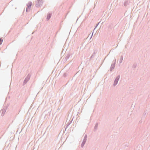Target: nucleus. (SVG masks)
Segmentation results:
<instances>
[{
    "instance_id": "nucleus-9",
    "label": "nucleus",
    "mask_w": 150,
    "mask_h": 150,
    "mask_svg": "<svg viewBox=\"0 0 150 150\" xmlns=\"http://www.w3.org/2000/svg\"><path fill=\"white\" fill-rule=\"evenodd\" d=\"M69 73L68 72H66L64 73L63 74V76L65 78L67 77V76L68 75Z\"/></svg>"
},
{
    "instance_id": "nucleus-6",
    "label": "nucleus",
    "mask_w": 150,
    "mask_h": 150,
    "mask_svg": "<svg viewBox=\"0 0 150 150\" xmlns=\"http://www.w3.org/2000/svg\"><path fill=\"white\" fill-rule=\"evenodd\" d=\"M52 14V12L49 13L47 14L46 18L47 21H48L50 20Z\"/></svg>"
},
{
    "instance_id": "nucleus-10",
    "label": "nucleus",
    "mask_w": 150,
    "mask_h": 150,
    "mask_svg": "<svg viewBox=\"0 0 150 150\" xmlns=\"http://www.w3.org/2000/svg\"><path fill=\"white\" fill-rule=\"evenodd\" d=\"M98 123H96V125L94 126V129L95 130H96L97 129V128H98Z\"/></svg>"
},
{
    "instance_id": "nucleus-18",
    "label": "nucleus",
    "mask_w": 150,
    "mask_h": 150,
    "mask_svg": "<svg viewBox=\"0 0 150 150\" xmlns=\"http://www.w3.org/2000/svg\"><path fill=\"white\" fill-rule=\"evenodd\" d=\"M100 21L97 24H96V26H95V27L94 29L93 30V31L95 30V29L97 27V26H98V25H99V24L100 23Z\"/></svg>"
},
{
    "instance_id": "nucleus-17",
    "label": "nucleus",
    "mask_w": 150,
    "mask_h": 150,
    "mask_svg": "<svg viewBox=\"0 0 150 150\" xmlns=\"http://www.w3.org/2000/svg\"><path fill=\"white\" fill-rule=\"evenodd\" d=\"M116 59H115L114 62L113 63H112V64L114 65V66H115V64L116 63Z\"/></svg>"
},
{
    "instance_id": "nucleus-27",
    "label": "nucleus",
    "mask_w": 150,
    "mask_h": 150,
    "mask_svg": "<svg viewBox=\"0 0 150 150\" xmlns=\"http://www.w3.org/2000/svg\"><path fill=\"white\" fill-rule=\"evenodd\" d=\"M96 53L95 52V51H94V52H93V54H95H95H96Z\"/></svg>"
},
{
    "instance_id": "nucleus-12",
    "label": "nucleus",
    "mask_w": 150,
    "mask_h": 150,
    "mask_svg": "<svg viewBox=\"0 0 150 150\" xmlns=\"http://www.w3.org/2000/svg\"><path fill=\"white\" fill-rule=\"evenodd\" d=\"M86 142L85 141H83V142H82L81 144V147L82 148H83L84 145H85V143Z\"/></svg>"
},
{
    "instance_id": "nucleus-22",
    "label": "nucleus",
    "mask_w": 150,
    "mask_h": 150,
    "mask_svg": "<svg viewBox=\"0 0 150 150\" xmlns=\"http://www.w3.org/2000/svg\"><path fill=\"white\" fill-rule=\"evenodd\" d=\"M68 127V126H67V125H66V127H65V131H66V129H67V128Z\"/></svg>"
},
{
    "instance_id": "nucleus-23",
    "label": "nucleus",
    "mask_w": 150,
    "mask_h": 150,
    "mask_svg": "<svg viewBox=\"0 0 150 150\" xmlns=\"http://www.w3.org/2000/svg\"><path fill=\"white\" fill-rule=\"evenodd\" d=\"M93 33H92V35H91V37L90 38V39L91 38H92V36H93Z\"/></svg>"
},
{
    "instance_id": "nucleus-3",
    "label": "nucleus",
    "mask_w": 150,
    "mask_h": 150,
    "mask_svg": "<svg viewBox=\"0 0 150 150\" xmlns=\"http://www.w3.org/2000/svg\"><path fill=\"white\" fill-rule=\"evenodd\" d=\"M120 77V75H119L115 78V80L114 81V83L113 84V86L114 87L117 84L118 81L119 80Z\"/></svg>"
},
{
    "instance_id": "nucleus-20",
    "label": "nucleus",
    "mask_w": 150,
    "mask_h": 150,
    "mask_svg": "<svg viewBox=\"0 0 150 150\" xmlns=\"http://www.w3.org/2000/svg\"><path fill=\"white\" fill-rule=\"evenodd\" d=\"M94 57H95V54H93L91 57L90 59H91L92 58H93Z\"/></svg>"
},
{
    "instance_id": "nucleus-2",
    "label": "nucleus",
    "mask_w": 150,
    "mask_h": 150,
    "mask_svg": "<svg viewBox=\"0 0 150 150\" xmlns=\"http://www.w3.org/2000/svg\"><path fill=\"white\" fill-rule=\"evenodd\" d=\"M32 5V3L31 1H29L27 4V6L26 9V11L27 12H29L31 8V6Z\"/></svg>"
},
{
    "instance_id": "nucleus-13",
    "label": "nucleus",
    "mask_w": 150,
    "mask_h": 150,
    "mask_svg": "<svg viewBox=\"0 0 150 150\" xmlns=\"http://www.w3.org/2000/svg\"><path fill=\"white\" fill-rule=\"evenodd\" d=\"M137 66V63H134L132 66V68L134 69Z\"/></svg>"
},
{
    "instance_id": "nucleus-24",
    "label": "nucleus",
    "mask_w": 150,
    "mask_h": 150,
    "mask_svg": "<svg viewBox=\"0 0 150 150\" xmlns=\"http://www.w3.org/2000/svg\"><path fill=\"white\" fill-rule=\"evenodd\" d=\"M70 124V123H68V124L67 125V126H69V125Z\"/></svg>"
},
{
    "instance_id": "nucleus-4",
    "label": "nucleus",
    "mask_w": 150,
    "mask_h": 150,
    "mask_svg": "<svg viewBox=\"0 0 150 150\" xmlns=\"http://www.w3.org/2000/svg\"><path fill=\"white\" fill-rule=\"evenodd\" d=\"M66 56L64 60V61L65 62H66L67 60L70 57H72V54L71 53H68L67 55L66 54Z\"/></svg>"
},
{
    "instance_id": "nucleus-15",
    "label": "nucleus",
    "mask_w": 150,
    "mask_h": 150,
    "mask_svg": "<svg viewBox=\"0 0 150 150\" xmlns=\"http://www.w3.org/2000/svg\"><path fill=\"white\" fill-rule=\"evenodd\" d=\"M123 59V56H121L120 57V59L119 62L120 63H121L122 62Z\"/></svg>"
},
{
    "instance_id": "nucleus-11",
    "label": "nucleus",
    "mask_w": 150,
    "mask_h": 150,
    "mask_svg": "<svg viewBox=\"0 0 150 150\" xmlns=\"http://www.w3.org/2000/svg\"><path fill=\"white\" fill-rule=\"evenodd\" d=\"M115 67V66L114 65H112V64H111V66L110 67V71H111Z\"/></svg>"
},
{
    "instance_id": "nucleus-26",
    "label": "nucleus",
    "mask_w": 150,
    "mask_h": 150,
    "mask_svg": "<svg viewBox=\"0 0 150 150\" xmlns=\"http://www.w3.org/2000/svg\"><path fill=\"white\" fill-rule=\"evenodd\" d=\"M111 27V25H109L108 26V28H110V27Z\"/></svg>"
},
{
    "instance_id": "nucleus-14",
    "label": "nucleus",
    "mask_w": 150,
    "mask_h": 150,
    "mask_svg": "<svg viewBox=\"0 0 150 150\" xmlns=\"http://www.w3.org/2000/svg\"><path fill=\"white\" fill-rule=\"evenodd\" d=\"M87 134H85L83 140L86 142L87 139Z\"/></svg>"
},
{
    "instance_id": "nucleus-25",
    "label": "nucleus",
    "mask_w": 150,
    "mask_h": 150,
    "mask_svg": "<svg viewBox=\"0 0 150 150\" xmlns=\"http://www.w3.org/2000/svg\"><path fill=\"white\" fill-rule=\"evenodd\" d=\"M72 120L73 119H72L70 122H69V123H70V124H71L72 122Z\"/></svg>"
},
{
    "instance_id": "nucleus-1",
    "label": "nucleus",
    "mask_w": 150,
    "mask_h": 150,
    "mask_svg": "<svg viewBox=\"0 0 150 150\" xmlns=\"http://www.w3.org/2000/svg\"><path fill=\"white\" fill-rule=\"evenodd\" d=\"M43 2V0H37L36 2L35 6L37 8L40 7L42 5Z\"/></svg>"
},
{
    "instance_id": "nucleus-8",
    "label": "nucleus",
    "mask_w": 150,
    "mask_h": 150,
    "mask_svg": "<svg viewBox=\"0 0 150 150\" xmlns=\"http://www.w3.org/2000/svg\"><path fill=\"white\" fill-rule=\"evenodd\" d=\"M129 1H125L124 3V5L125 6H126L129 4Z\"/></svg>"
},
{
    "instance_id": "nucleus-16",
    "label": "nucleus",
    "mask_w": 150,
    "mask_h": 150,
    "mask_svg": "<svg viewBox=\"0 0 150 150\" xmlns=\"http://www.w3.org/2000/svg\"><path fill=\"white\" fill-rule=\"evenodd\" d=\"M3 42V39L2 38H1L0 39V45H1L2 44Z\"/></svg>"
},
{
    "instance_id": "nucleus-7",
    "label": "nucleus",
    "mask_w": 150,
    "mask_h": 150,
    "mask_svg": "<svg viewBox=\"0 0 150 150\" xmlns=\"http://www.w3.org/2000/svg\"><path fill=\"white\" fill-rule=\"evenodd\" d=\"M31 76V74H30L29 73L28 74V75L25 78V80L27 81H28L30 79Z\"/></svg>"
},
{
    "instance_id": "nucleus-5",
    "label": "nucleus",
    "mask_w": 150,
    "mask_h": 150,
    "mask_svg": "<svg viewBox=\"0 0 150 150\" xmlns=\"http://www.w3.org/2000/svg\"><path fill=\"white\" fill-rule=\"evenodd\" d=\"M7 107L6 106L5 107H4L2 110V113L1 114V115L2 116H4L6 111V109H7Z\"/></svg>"
},
{
    "instance_id": "nucleus-19",
    "label": "nucleus",
    "mask_w": 150,
    "mask_h": 150,
    "mask_svg": "<svg viewBox=\"0 0 150 150\" xmlns=\"http://www.w3.org/2000/svg\"><path fill=\"white\" fill-rule=\"evenodd\" d=\"M28 81H27L25 80L24 79L23 82V85H25L28 82Z\"/></svg>"
},
{
    "instance_id": "nucleus-21",
    "label": "nucleus",
    "mask_w": 150,
    "mask_h": 150,
    "mask_svg": "<svg viewBox=\"0 0 150 150\" xmlns=\"http://www.w3.org/2000/svg\"><path fill=\"white\" fill-rule=\"evenodd\" d=\"M146 112H144L143 114V115H144V116H145V115H146Z\"/></svg>"
}]
</instances>
